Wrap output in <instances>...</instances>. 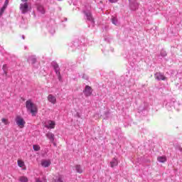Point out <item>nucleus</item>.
<instances>
[{
    "instance_id": "f257e3e1",
    "label": "nucleus",
    "mask_w": 182,
    "mask_h": 182,
    "mask_svg": "<svg viewBox=\"0 0 182 182\" xmlns=\"http://www.w3.org/2000/svg\"><path fill=\"white\" fill-rule=\"evenodd\" d=\"M26 107L27 110L31 113L32 116H36L38 113V106L32 102V100H28L26 102Z\"/></svg>"
},
{
    "instance_id": "f03ea898",
    "label": "nucleus",
    "mask_w": 182,
    "mask_h": 182,
    "mask_svg": "<svg viewBox=\"0 0 182 182\" xmlns=\"http://www.w3.org/2000/svg\"><path fill=\"white\" fill-rule=\"evenodd\" d=\"M85 17L86 18L87 21L89 22H91L93 25L95 23V19L93 18V16H92V11H90V7H85V9L82 11Z\"/></svg>"
},
{
    "instance_id": "7ed1b4c3",
    "label": "nucleus",
    "mask_w": 182,
    "mask_h": 182,
    "mask_svg": "<svg viewBox=\"0 0 182 182\" xmlns=\"http://www.w3.org/2000/svg\"><path fill=\"white\" fill-rule=\"evenodd\" d=\"M15 121H16V123L17 126H18V127L20 129H23V127H25V124H26V122H25V119H23L22 118V117L17 116L16 117Z\"/></svg>"
},
{
    "instance_id": "20e7f679",
    "label": "nucleus",
    "mask_w": 182,
    "mask_h": 182,
    "mask_svg": "<svg viewBox=\"0 0 182 182\" xmlns=\"http://www.w3.org/2000/svg\"><path fill=\"white\" fill-rule=\"evenodd\" d=\"M20 11L23 14H28L29 12V4L21 3L20 4Z\"/></svg>"
},
{
    "instance_id": "39448f33",
    "label": "nucleus",
    "mask_w": 182,
    "mask_h": 182,
    "mask_svg": "<svg viewBox=\"0 0 182 182\" xmlns=\"http://www.w3.org/2000/svg\"><path fill=\"white\" fill-rule=\"evenodd\" d=\"M129 2L131 11H137L139 9V3L136 0H129Z\"/></svg>"
},
{
    "instance_id": "423d86ee",
    "label": "nucleus",
    "mask_w": 182,
    "mask_h": 182,
    "mask_svg": "<svg viewBox=\"0 0 182 182\" xmlns=\"http://www.w3.org/2000/svg\"><path fill=\"white\" fill-rule=\"evenodd\" d=\"M83 93L86 97H89V96H92V93H93V90L89 85H86L85 88L83 90Z\"/></svg>"
},
{
    "instance_id": "0eeeda50",
    "label": "nucleus",
    "mask_w": 182,
    "mask_h": 182,
    "mask_svg": "<svg viewBox=\"0 0 182 182\" xmlns=\"http://www.w3.org/2000/svg\"><path fill=\"white\" fill-rule=\"evenodd\" d=\"M56 125V123L55 122V121H52V120H48L46 122V125L45 127L47 129H55V126Z\"/></svg>"
},
{
    "instance_id": "6e6552de",
    "label": "nucleus",
    "mask_w": 182,
    "mask_h": 182,
    "mask_svg": "<svg viewBox=\"0 0 182 182\" xmlns=\"http://www.w3.org/2000/svg\"><path fill=\"white\" fill-rule=\"evenodd\" d=\"M41 164L42 167L46 168L49 167V166L52 164V162L50 161V159H42Z\"/></svg>"
},
{
    "instance_id": "1a4fd4ad",
    "label": "nucleus",
    "mask_w": 182,
    "mask_h": 182,
    "mask_svg": "<svg viewBox=\"0 0 182 182\" xmlns=\"http://www.w3.org/2000/svg\"><path fill=\"white\" fill-rule=\"evenodd\" d=\"M17 164L18 167L22 168V170H26V165H25V162L22 159H18Z\"/></svg>"
},
{
    "instance_id": "9d476101",
    "label": "nucleus",
    "mask_w": 182,
    "mask_h": 182,
    "mask_svg": "<svg viewBox=\"0 0 182 182\" xmlns=\"http://www.w3.org/2000/svg\"><path fill=\"white\" fill-rule=\"evenodd\" d=\"M37 11H38V12H39L42 15H45V13L46 12V10H45V7H43V6L41 5V4H38L37 5Z\"/></svg>"
},
{
    "instance_id": "9b49d317",
    "label": "nucleus",
    "mask_w": 182,
    "mask_h": 182,
    "mask_svg": "<svg viewBox=\"0 0 182 182\" xmlns=\"http://www.w3.org/2000/svg\"><path fill=\"white\" fill-rule=\"evenodd\" d=\"M48 102H50V103H52V105H55L56 97L53 96V95H49L48 96Z\"/></svg>"
},
{
    "instance_id": "f8f14e48",
    "label": "nucleus",
    "mask_w": 182,
    "mask_h": 182,
    "mask_svg": "<svg viewBox=\"0 0 182 182\" xmlns=\"http://www.w3.org/2000/svg\"><path fill=\"white\" fill-rule=\"evenodd\" d=\"M73 46H75V48H79L80 46H85V43L80 41V40H75L73 43Z\"/></svg>"
},
{
    "instance_id": "ddd939ff",
    "label": "nucleus",
    "mask_w": 182,
    "mask_h": 182,
    "mask_svg": "<svg viewBox=\"0 0 182 182\" xmlns=\"http://www.w3.org/2000/svg\"><path fill=\"white\" fill-rule=\"evenodd\" d=\"M155 77L158 80H166V77L163 74H161V73H156L155 74Z\"/></svg>"
},
{
    "instance_id": "4468645a",
    "label": "nucleus",
    "mask_w": 182,
    "mask_h": 182,
    "mask_svg": "<svg viewBox=\"0 0 182 182\" xmlns=\"http://www.w3.org/2000/svg\"><path fill=\"white\" fill-rule=\"evenodd\" d=\"M46 137H48V139H49V140H50V141H51V143H53V141H55V134H53L52 132L47 133Z\"/></svg>"
},
{
    "instance_id": "2eb2a0df",
    "label": "nucleus",
    "mask_w": 182,
    "mask_h": 182,
    "mask_svg": "<svg viewBox=\"0 0 182 182\" xmlns=\"http://www.w3.org/2000/svg\"><path fill=\"white\" fill-rule=\"evenodd\" d=\"M28 62L31 63V65H35L37 63V59L36 55H31L28 58Z\"/></svg>"
},
{
    "instance_id": "dca6fc26",
    "label": "nucleus",
    "mask_w": 182,
    "mask_h": 182,
    "mask_svg": "<svg viewBox=\"0 0 182 182\" xmlns=\"http://www.w3.org/2000/svg\"><path fill=\"white\" fill-rule=\"evenodd\" d=\"M157 160L159 163H166L167 161V157L166 156H158Z\"/></svg>"
},
{
    "instance_id": "f3484780",
    "label": "nucleus",
    "mask_w": 182,
    "mask_h": 182,
    "mask_svg": "<svg viewBox=\"0 0 182 182\" xmlns=\"http://www.w3.org/2000/svg\"><path fill=\"white\" fill-rule=\"evenodd\" d=\"M119 164V162L117 161V159L116 158H114L112 161L110 162V166L111 167H116Z\"/></svg>"
},
{
    "instance_id": "a211bd4d",
    "label": "nucleus",
    "mask_w": 182,
    "mask_h": 182,
    "mask_svg": "<svg viewBox=\"0 0 182 182\" xmlns=\"http://www.w3.org/2000/svg\"><path fill=\"white\" fill-rule=\"evenodd\" d=\"M112 23H113V25H115V26H119V21H117V18L114 16L112 17Z\"/></svg>"
},
{
    "instance_id": "6ab92c4d",
    "label": "nucleus",
    "mask_w": 182,
    "mask_h": 182,
    "mask_svg": "<svg viewBox=\"0 0 182 182\" xmlns=\"http://www.w3.org/2000/svg\"><path fill=\"white\" fill-rule=\"evenodd\" d=\"M75 168L77 173H79L80 174H82V173H83V170H82V166H80V165H75Z\"/></svg>"
},
{
    "instance_id": "aec40b11",
    "label": "nucleus",
    "mask_w": 182,
    "mask_h": 182,
    "mask_svg": "<svg viewBox=\"0 0 182 182\" xmlns=\"http://www.w3.org/2000/svg\"><path fill=\"white\" fill-rule=\"evenodd\" d=\"M18 181L20 182H28L29 180L28 179V177L22 176L18 178Z\"/></svg>"
},
{
    "instance_id": "412c9836",
    "label": "nucleus",
    "mask_w": 182,
    "mask_h": 182,
    "mask_svg": "<svg viewBox=\"0 0 182 182\" xmlns=\"http://www.w3.org/2000/svg\"><path fill=\"white\" fill-rule=\"evenodd\" d=\"M51 68H53V69H58V68H59V65H58V63L55 61H53L51 63Z\"/></svg>"
},
{
    "instance_id": "4be33fe9",
    "label": "nucleus",
    "mask_w": 182,
    "mask_h": 182,
    "mask_svg": "<svg viewBox=\"0 0 182 182\" xmlns=\"http://www.w3.org/2000/svg\"><path fill=\"white\" fill-rule=\"evenodd\" d=\"M6 8V6H3L2 8L0 9V16H2V15H4V12H5Z\"/></svg>"
},
{
    "instance_id": "5701e85b",
    "label": "nucleus",
    "mask_w": 182,
    "mask_h": 182,
    "mask_svg": "<svg viewBox=\"0 0 182 182\" xmlns=\"http://www.w3.org/2000/svg\"><path fill=\"white\" fill-rule=\"evenodd\" d=\"M33 149L34 151H39V150H41V146L38 144H36L33 146Z\"/></svg>"
},
{
    "instance_id": "b1692460",
    "label": "nucleus",
    "mask_w": 182,
    "mask_h": 182,
    "mask_svg": "<svg viewBox=\"0 0 182 182\" xmlns=\"http://www.w3.org/2000/svg\"><path fill=\"white\" fill-rule=\"evenodd\" d=\"M55 182H63V176L59 175Z\"/></svg>"
},
{
    "instance_id": "393cba45",
    "label": "nucleus",
    "mask_w": 182,
    "mask_h": 182,
    "mask_svg": "<svg viewBox=\"0 0 182 182\" xmlns=\"http://www.w3.org/2000/svg\"><path fill=\"white\" fill-rule=\"evenodd\" d=\"M1 122L2 123H4V124H6V125L9 124V121L8 120V119L2 118Z\"/></svg>"
},
{
    "instance_id": "a878e982",
    "label": "nucleus",
    "mask_w": 182,
    "mask_h": 182,
    "mask_svg": "<svg viewBox=\"0 0 182 182\" xmlns=\"http://www.w3.org/2000/svg\"><path fill=\"white\" fill-rule=\"evenodd\" d=\"M160 55H161V56H162V58H164L165 56H167V53L166 52V50H162L161 51Z\"/></svg>"
},
{
    "instance_id": "bb28decb",
    "label": "nucleus",
    "mask_w": 182,
    "mask_h": 182,
    "mask_svg": "<svg viewBox=\"0 0 182 182\" xmlns=\"http://www.w3.org/2000/svg\"><path fill=\"white\" fill-rule=\"evenodd\" d=\"M0 73H3V75L6 76V73H7L6 70H5V69H4V70H0Z\"/></svg>"
},
{
    "instance_id": "cd10ccee",
    "label": "nucleus",
    "mask_w": 182,
    "mask_h": 182,
    "mask_svg": "<svg viewBox=\"0 0 182 182\" xmlns=\"http://www.w3.org/2000/svg\"><path fill=\"white\" fill-rule=\"evenodd\" d=\"M9 4V0H6L4 4V6L8 7V4Z\"/></svg>"
},
{
    "instance_id": "c85d7f7f",
    "label": "nucleus",
    "mask_w": 182,
    "mask_h": 182,
    "mask_svg": "<svg viewBox=\"0 0 182 182\" xmlns=\"http://www.w3.org/2000/svg\"><path fill=\"white\" fill-rule=\"evenodd\" d=\"M111 4H116L119 0H108Z\"/></svg>"
},
{
    "instance_id": "c756f323",
    "label": "nucleus",
    "mask_w": 182,
    "mask_h": 182,
    "mask_svg": "<svg viewBox=\"0 0 182 182\" xmlns=\"http://www.w3.org/2000/svg\"><path fill=\"white\" fill-rule=\"evenodd\" d=\"M6 68H8V65L6 64H3L2 69H6Z\"/></svg>"
},
{
    "instance_id": "7c9ffc66",
    "label": "nucleus",
    "mask_w": 182,
    "mask_h": 182,
    "mask_svg": "<svg viewBox=\"0 0 182 182\" xmlns=\"http://www.w3.org/2000/svg\"><path fill=\"white\" fill-rule=\"evenodd\" d=\"M36 182H43V181L41 180V178H36Z\"/></svg>"
},
{
    "instance_id": "2f4dec72",
    "label": "nucleus",
    "mask_w": 182,
    "mask_h": 182,
    "mask_svg": "<svg viewBox=\"0 0 182 182\" xmlns=\"http://www.w3.org/2000/svg\"><path fill=\"white\" fill-rule=\"evenodd\" d=\"M22 4H28V0H21Z\"/></svg>"
},
{
    "instance_id": "473e14b6",
    "label": "nucleus",
    "mask_w": 182,
    "mask_h": 182,
    "mask_svg": "<svg viewBox=\"0 0 182 182\" xmlns=\"http://www.w3.org/2000/svg\"><path fill=\"white\" fill-rule=\"evenodd\" d=\"M57 75H60V71L59 70H55Z\"/></svg>"
},
{
    "instance_id": "72a5a7b5",
    "label": "nucleus",
    "mask_w": 182,
    "mask_h": 182,
    "mask_svg": "<svg viewBox=\"0 0 182 182\" xmlns=\"http://www.w3.org/2000/svg\"><path fill=\"white\" fill-rule=\"evenodd\" d=\"M43 182H47V181H46V177H43Z\"/></svg>"
},
{
    "instance_id": "f704fd0d",
    "label": "nucleus",
    "mask_w": 182,
    "mask_h": 182,
    "mask_svg": "<svg viewBox=\"0 0 182 182\" xmlns=\"http://www.w3.org/2000/svg\"><path fill=\"white\" fill-rule=\"evenodd\" d=\"M51 33H52V35H53V33H55V30H53V31H51Z\"/></svg>"
},
{
    "instance_id": "c9c22d12",
    "label": "nucleus",
    "mask_w": 182,
    "mask_h": 182,
    "mask_svg": "<svg viewBox=\"0 0 182 182\" xmlns=\"http://www.w3.org/2000/svg\"><path fill=\"white\" fill-rule=\"evenodd\" d=\"M22 38H23V39H25V36H22Z\"/></svg>"
},
{
    "instance_id": "e433bc0d",
    "label": "nucleus",
    "mask_w": 182,
    "mask_h": 182,
    "mask_svg": "<svg viewBox=\"0 0 182 182\" xmlns=\"http://www.w3.org/2000/svg\"><path fill=\"white\" fill-rule=\"evenodd\" d=\"M58 77H59V79H60V76H59Z\"/></svg>"
},
{
    "instance_id": "4c0bfd02",
    "label": "nucleus",
    "mask_w": 182,
    "mask_h": 182,
    "mask_svg": "<svg viewBox=\"0 0 182 182\" xmlns=\"http://www.w3.org/2000/svg\"><path fill=\"white\" fill-rule=\"evenodd\" d=\"M181 151H182V149H181Z\"/></svg>"
},
{
    "instance_id": "58836bf2",
    "label": "nucleus",
    "mask_w": 182,
    "mask_h": 182,
    "mask_svg": "<svg viewBox=\"0 0 182 182\" xmlns=\"http://www.w3.org/2000/svg\"><path fill=\"white\" fill-rule=\"evenodd\" d=\"M58 1H62V0H58Z\"/></svg>"
},
{
    "instance_id": "ea45409f",
    "label": "nucleus",
    "mask_w": 182,
    "mask_h": 182,
    "mask_svg": "<svg viewBox=\"0 0 182 182\" xmlns=\"http://www.w3.org/2000/svg\"><path fill=\"white\" fill-rule=\"evenodd\" d=\"M1 65H0V68H1Z\"/></svg>"
}]
</instances>
